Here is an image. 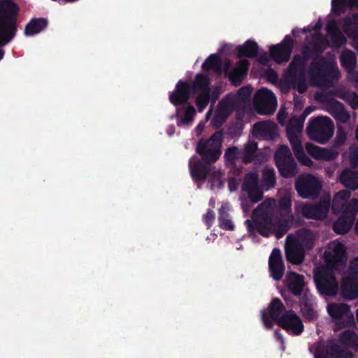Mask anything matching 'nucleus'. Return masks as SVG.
<instances>
[{
  "instance_id": "nucleus-52",
  "label": "nucleus",
  "mask_w": 358,
  "mask_h": 358,
  "mask_svg": "<svg viewBox=\"0 0 358 358\" xmlns=\"http://www.w3.org/2000/svg\"><path fill=\"white\" fill-rule=\"evenodd\" d=\"M241 152L237 147L233 146L227 149L224 158L228 162H234L236 159L241 158Z\"/></svg>"
},
{
  "instance_id": "nucleus-19",
  "label": "nucleus",
  "mask_w": 358,
  "mask_h": 358,
  "mask_svg": "<svg viewBox=\"0 0 358 358\" xmlns=\"http://www.w3.org/2000/svg\"><path fill=\"white\" fill-rule=\"evenodd\" d=\"M268 269L271 276L275 281L282 279L285 273V265L279 248L273 249L268 259Z\"/></svg>"
},
{
  "instance_id": "nucleus-35",
  "label": "nucleus",
  "mask_w": 358,
  "mask_h": 358,
  "mask_svg": "<svg viewBox=\"0 0 358 358\" xmlns=\"http://www.w3.org/2000/svg\"><path fill=\"white\" fill-rule=\"evenodd\" d=\"M338 338L343 345L358 350V334L355 331L345 330L339 334Z\"/></svg>"
},
{
  "instance_id": "nucleus-25",
  "label": "nucleus",
  "mask_w": 358,
  "mask_h": 358,
  "mask_svg": "<svg viewBox=\"0 0 358 358\" xmlns=\"http://www.w3.org/2000/svg\"><path fill=\"white\" fill-rule=\"evenodd\" d=\"M250 63L246 59H241L237 66L228 73L227 78L235 85H239L249 70Z\"/></svg>"
},
{
  "instance_id": "nucleus-61",
  "label": "nucleus",
  "mask_w": 358,
  "mask_h": 358,
  "mask_svg": "<svg viewBox=\"0 0 358 358\" xmlns=\"http://www.w3.org/2000/svg\"><path fill=\"white\" fill-rule=\"evenodd\" d=\"M266 76L268 79L273 83L276 82L278 77L277 72L272 69H270L266 71Z\"/></svg>"
},
{
  "instance_id": "nucleus-5",
  "label": "nucleus",
  "mask_w": 358,
  "mask_h": 358,
  "mask_svg": "<svg viewBox=\"0 0 358 358\" xmlns=\"http://www.w3.org/2000/svg\"><path fill=\"white\" fill-rule=\"evenodd\" d=\"M334 70L332 62L323 56H316L309 65L308 75L311 83L316 86L326 85Z\"/></svg>"
},
{
  "instance_id": "nucleus-15",
  "label": "nucleus",
  "mask_w": 358,
  "mask_h": 358,
  "mask_svg": "<svg viewBox=\"0 0 358 358\" xmlns=\"http://www.w3.org/2000/svg\"><path fill=\"white\" fill-rule=\"evenodd\" d=\"M242 190L247 193L252 203H257L263 198V192L259 185V176L256 172L246 173L243 178Z\"/></svg>"
},
{
  "instance_id": "nucleus-51",
  "label": "nucleus",
  "mask_w": 358,
  "mask_h": 358,
  "mask_svg": "<svg viewBox=\"0 0 358 358\" xmlns=\"http://www.w3.org/2000/svg\"><path fill=\"white\" fill-rule=\"evenodd\" d=\"M288 138L295 156L302 154L304 150L299 137L296 135H288Z\"/></svg>"
},
{
  "instance_id": "nucleus-45",
  "label": "nucleus",
  "mask_w": 358,
  "mask_h": 358,
  "mask_svg": "<svg viewBox=\"0 0 358 358\" xmlns=\"http://www.w3.org/2000/svg\"><path fill=\"white\" fill-rule=\"evenodd\" d=\"M357 213L358 199H352L348 203L343 205V208L341 210L340 213L355 222Z\"/></svg>"
},
{
  "instance_id": "nucleus-55",
  "label": "nucleus",
  "mask_w": 358,
  "mask_h": 358,
  "mask_svg": "<svg viewBox=\"0 0 358 358\" xmlns=\"http://www.w3.org/2000/svg\"><path fill=\"white\" fill-rule=\"evenodd\" d=\"M347 139L346 133L340 129H338L337 134L335 138L334 143L336 147L343 145Z\"/></svg>"
},
{
  "instance_id": "nucleus-58",
  "label": "nucleus",
  "mask_w": 358,
  "mask_h": 358,
  "mask_svg": "<svg viewBox=\"0 0 358 358\" xmlns=\"http://www.w3.org/2000/svg\"><path fill=\"white\" fill-rule=\"evenodd\" d=\"M252 93L251 89L248 87H242L238 91V95L243 99L248 98Z\"/></svg>"
},
{
  "instance_id": "nucleus-64",
  "label": "nucleus",
  "mask_w": 358,
  "mask_h": 358,
  "mask_svg": "<svg viewBox=\"0 0 358 358\" xmlns=\"http://www.w3.org/2000/svg\"><path fill=\"white\" fill-rule=\"evenodd\" d=\"M231 63L230 60L227 59L224 64H222L223 68H222V72L224 73V76L227 77L228 73H229L231 71H229V69L231 67Z\"/></svg>"
},
{
  "instance_id": "nucleus-31",
  "label": "nucleus",
  "mask_w": 358,
  "mask_h": 358,
  "mask_svg": "<svg viewBox=\"0 0 358 358\" xmlns=\"http://www.w3.org/2000/svg\"><path fill=\"white\" fill-rule=\"evenodd\" d=\"M341 182L347 188L355 190L358 188V171L345 169L340 176Z\"/></svg>"
},
{
  "instance_id": "nucleus-37",
  "label": "nucleus",
  "mask_w": 358,
  "mask_h": 358,
  "mask_svg": "<svg viewBox=\"0 0 358 358\" xmlns=\"http://www.w3.org/2000/svg\"><path fill=\"white\" fill-rule=\"evenodd\" d=\"M227 205H222L219 209L218 222L221 229L225 231H234L235 225L234 224L231 217L228 211Z\"/></svg>"
},
{
  "instance_id": "nucleus-18",
  "label": "nucleus",
  "mask_w": 358,
  "mask_h": 358,
  "mask_svg": "<svg viewBox=\"0 0 358 358\" xmlns=\"http://www.w3.org/2000/svg\"><path fill=\"white\" fill-rule=\"evenodd\" d=\"M192 93L191 83L180 80L176 85L175 90L169 93V101L175 106L185 104Z\"/></svg>"
},
{
  "instance_id": "nucleus-50",
  "label": "nucleus",
  "mask_w": 358,
  "mask_h": 358,
  "mask_svg": "<svg viewBox=\"0 0 358 358\" xmlns=\"http://www.w3.org/2000/svg\"><path fill=\"white\" fill-rule=\"evenodd\" d=\"M292 87L296 89L299 94H303L307 90V85L306 83V76L296 78L295 79L287 80Z\"/></svg>"
},
{
  "instance_id": "nucleus-20",
  "label": "nucleus",
  "mask_w": 358,
  "mask_h": 358,
  "mask_svg": "<svg viewBox=\"0 0 358 358\" xmlns=\"http://www.w3.org/2000/svg\"><path fill=\"white\" fill-rule=\"evenodd\" d=\"M288 290L294 296H301L305 285L304 276L294 271L287 273L285 280Z\"/></svg>"
},
{
  "instance_id": "nucleus-3",
  "label": "nucleus",
  "mask_w": 358,
  "mask_h": 358,
  "mask_svg": "<svg viewBox=\"0 0 358 358\" xmlns=\"http://www.w3.org/2000/svg\"><path fill=\"white\" fill-rule=\"evenodd\" d=\"M223 138L222 130L214 132L208 139L201 138L196 147V153L206 164L215 163L222 154L221 147Z\"/></svg>"
},
{
  "instance_id": "nucleus-28",
  "label": "nucleus",
  "mask_w": 358,
  "mask_h": 358,
  "mask_svg": "<svg viewBox=\"0 0 358 358\" xmlns=\"http://www.w3.org/2000/svg\"><path fill=\"white\" fill-rule=\"evenodd\" d=\"M210 78L208 75L201 73H197L194 77V81L191 84V90L192 93H204L206 92H210Z\"/></svg>"
},
{
  "instance_id": "nucleus-34",
  "label": "nucleus",
  "mask_w": 358,
  "mask_h": 358,
  "mask_svg": "<svg viewBox=\"0 0 358 358\" xmlns=\"http://www.w3.org/2000/svg\"><path fill=\"white\" fill-rule=\"evenodd\" d=\"M300 311L303 317L308 321L317 317V313L313 308L312 299L306 296L302 297L299 303Z\"/></svg>"
},
{
  "instance_id": "nucleus-49",
  "label": "nucleus",
  "mask_w": 358,
  "mask_h": 358,
  "mask_svg": "<svg viewBox=\"0 0 358 358\" xmlns=\"http://www.w3.org/2000/svg\"><path fill=\"white\" fill-rule=\"evenodd\" d=\"M317 48L318 46L316 44H314L313 47H310L308 45H303L301 48L300 57L308 64V60L313 57L315 52L317 50Z\"/></svg>"
},
{
  "instance_id": "nucleus-53",
  "label": "nucleus",
  "mask_w": 358,
  "mask_h": 358,
  "mask_svg": "<svg viewBox=\"0 0 358 358\" xmlns=\"http://www.w3.org/2000/svg\"><path fill=\"white\" fill-rule=\"evenodd\" d=\"M228 113L226 110L219 108L215 113L213 122L216 127L221 126L227 119Z\"/></svg>"
},
{
  "instance_id": "nucleus-40",
  "label": "nucleus",
  "mask_w": 358,
  "mask_h": 358,
  "mask_svg": "<svg viewBox=\"0 0 358 358\" xmlns=\"http://www.w3.org/2000/svg\"><path fill=\"white\" fill-rule=\"evenodd\" d=\"M342 66L348 72L353 71L357 64V57L355 53L350 50H344L340 57Z\"/></svg>"
},
{
  "instance_id": "nucleus-46",
  "label": "nucleus",
  "mask_w": 358,
  "mask_h": 358,
  "mask_svg": "<svg viewBox=\"0 0 358 358\" xmlns=\"http://www.w3.org/2000/svg\"><path fill=\"white\" fill-rule=\"evenodd\" d=\"M332 261L334 263L343 265L347 261L346 248L344 244L341 243H337L333 250Z\"/></svg>"
},
{
  "instance_id": "nucleus-12",
  "label": "nucleus",
  "mask_w": 358,
  "mask_h": 358,
  "mask_svg": "<svg viewBox=\"0 0 358 358\" xmlns=\"http://www.w3.org/2000/svg\"><path fill=\"white\" fill-rule=\"evenodd\" d=\"M294 46V40L289 35H286L280 43L271 46L270 55L275 62L278 64L287 62L291 57Z\"/></svg>"
},
{
  "instance_id": "nucleus-2",
  "label": "nucleus",
  "mask_w": 358,
  "mask_h": 358,
  "mask_svg": "<svg viewBox=\"0 0 358 358\" xmlns=\"http://www.w3.org/2000/svg\"><path fill=\"white\" fill-rule=\"evenodd\" d=\"M245 224L250 236H255L258 232L262 236L268 237L273 230V214L262 203L253 210L252 220H247Z\"/></svg>"
},
{
  "instance_id": "nucleus-27",
  "label": "nucleus",
  "mask_w": 358,
  "mask_h": 358,
  "mask_svg": "<svg viewBox=\"0 0 358 358\" xmlns=\"http://www.w3.org/2000/svg\"><path fill=\"white\" fill-rule=\"evenodd\" d=\"M48 24L46 18H32L25 26L24 34L27 36H32L44 30Z\"/></svg>"
},
{
  "instance_id": "nucleus-41",
  "label": "nucleus",
  "mask_w": 358,
  "mask_h": 358,
  "mask_svg": "<svg viewBox=\"0 0 358 358\" xmlns=\"http://www.w3.org/2000/svg\"><path fill=\"white\" fill-rule=\"evenodd\" d=\"M331 115L334 119L341 123H346L350 120V114L345 108L343 103L338 101H335V103L331 107Z\"/></svg>"
},
{
  "instance_id": "nucleus-4",
  "label": "nucleus",
  "mask_w": 358,
  "mask_h": 358,
  "mask_svg": "<svg viewBox=\"0 0 358 358\" xmlns=\"http://www.w3.org/2000/svg\"><path fill=\"white\" fill-rule=\"evenodd\" d=\"M334 125L327 117H317L310 120L306 133L310 139L320 144H325L333 136Z\"/></svg>"
},
{
  "instance_id": "nucleus-13",
  "label": "nucleus",
  "mask_w": 358,
  "mask_h": 358,
  "mask_svg": "<svg viewBox=\"0 0 358 358\" xmlns=\"http://www.w3.org/2000/svg\"><path fill=\"white\" fill-rule=\"evenodd\" d=\"M285 310L281 300L278 298H274L269 303L267 309L261 312V319L266 329H271L273 327V321L278 323V320Z\"/></svg>"
},
{
  "instance_id": "nucleus-43",
  "label": "nucleus",
  "mask_w": 358,
  "mask_h": 358,
  "mask_svg": "<svg viewBox=\"0 0 358 358\" xmlns=\"http://www.w3.org/2000/svg\"><path fill=\"white\" fill-rule=\"evenodd\" d=\"M276 184L275 171L273 169L265 168L262 174V185L266 189L274 187Z\"/></svg>"
},
{
  "instance_id": "nucleus-7",
  "label": "nucleus",
  "mask_w": 358,
  "mask_h": 358,
  "mask_svg": "<svg viewBox=\"0 0 358 358\" xmlns=\"http://www.w3.org/2000/svg\"><path fill=\"white\" fill-rule=\"evenodd\" d=\"M295 189L303 199H314L320 193L322 185L312 174L300 176L295 182Z\"/></svg>"
},
{
  "instance_id": "nucleus-24",
  "label": "nucleus",
  "mask_w": 358,
  "mask_h": 358,
  "mask_svg": "<svg viewBox=\"0 0 358 358\" xmlns=\"http://www.w3.org/2000/svg\"><path fill=\"white\" fill-rule=\"evenodd\" d=\"M327 31L330 36L332 48H339L346 44L347 38L341 31L335 22L327 24Z\"/></svg>"
},
{
  "instance_id": "nucleus-30",
  "label": "nucleus",
  "mask_w": 358,
  "mask_h": 358,
  "mask_svg": "<svg viewBox=\"0 0 358 358\" xmlns=\"http://www.w3.org/2000/svg\"><path fill=\"white\" fill-rule=\"evenodd\" d=\"M327 311L329 315L336 320H340L344 317H348L349 315H350L351 318L353 320L349 306L345 303L329 304L327 306Z\"/></svg>"
},
{
  "instance_id": "nucleus-1",
  "label": "nucleus",
  "mask_w": 358,
  "mask_h": 358,
  "mask_svg": "<svg viewBox=\"0 0 358 358\" xmlns=\"http://www.w3.org/2000/svg\"><path fill=\"white\" fill-rule=\"evenodd\" d=\"M18 14L19 7L13 0H0V47L16 36Z\"/></svg>"
},
{
  "instance_id": "nucleus-26",
  "label": "nucleus",
  "mask_w": 358,
  "mask_h": 358,
  "mask_svg": "<svg viewBox=\"0 0 358 358\" xmlns=\"http://www.w3.org/2000/svg\"><path fill=\"white\" fill-rule=\"evenodd\" d=\"M285 255L287 262L292 264L299 265L305 258L304 248L300 244H294L286 249Z\"/></svg>"
},
{
  "instance_id": "nucleus-17",
  "label": "nucleus",
  "mask_w": 358,
  "mask_h": 358,
  "mask_svg": "<svg viewBox=\"0 0 358 358\" xmlns=\"http://www.w3.org/2000/svg\"><path fill=\"white\" fill-rule=\"evenodd\" d=\"M329 208L330 201L323 199L315 204H304L301 208V213L306 218L322 220L327 217Z\"/></svg>"
},
{
  "instance_id": "nucleus-39",
  "label": "nucleus",
  "mask_w": 358,
  "mask_h": 358,
  "mask_svg": "<svg viewBox=\"0 0 358 358\" xmlns=\"http://www.w3.org/2000/svg\"><path fill=\"white\" fill-rule=\"evenodd\" d=\"M341 22L342 29L348 36L352 35L353 31H358V13L343 17Z\"/></svg>"
},
{
  "instance_id": "nucleus-11",
  "label": "nucleus",
  "mask_w": 358,
  "mask_h": 358,
  "mask_svg": "<svg viewBox=\"0 0 358 358\" xmlns=\"http://www.w3.org/2000/svg\"><path fill=\"white\" fill-rule=\"evenodd\" d=\"M254 106L259 114H273L276 108L277 100L275 94L267 89L259 90L253 99Z\"/></svg>"
},
{
  "instance_id": "nucleus-10",
  "label": "nucleus",
  "mask_w": 358,
  "mask_h": 358,
  "mask_svg": "<svg viewBox=\"0 0 358 358\" xmlns=\"http://www.w3.org/2000/svg\"><path fill=\"white\" fill-rule=\"evenodd\" d=\"M211 164H206L203 160L201 161L199 159L193 163L191 159L189 162V166L192 179L196 182H203L208 177L212 176L213 180H215L219 185H221V173L219 171H213Z\"/></svg>"
},
{
  "instance_id": "nucleus-38",
  "label": "nucleus",
  "mask_w": 358,
  "mask_h": 358,
  "mask_svg": "<svg viewBox=\"0 0 358 358\" xmlns=\"http://www.w3.org/2000/svg\"><path fill=\"white\" fill-rule=\"evenodd\" d=\"M297 235L301 241V244L304 250H311L315 245V235L308 229L303 228L297 231Z\"/></svg>"
},
{
  "instance_id": "nucleus-62",
  "label": "nucleus",
  "mask_w": 358,
  "mask_h": 358,
  "mask_svg": "<svg viewBox=\"0 0 358 358\" xmlns=\"http://www.w3.org/2000/svg\"><path fill=\"white\" fill-rule=\"evenodd\" d=\"M238 185V180L234 178H230L228 180V187L231 192L237 189Z\"/></svg>"
},
{
  "instance_id": "nucleus-23",
  "label": "nucleus",
  "mask_w": 358,
  "mask_h": 358,
  "mask_svg": "<svg viewBox=\"0 0 358 358\" xmlns=\"http://www.w3.org/2000/svg\"><path fill=\"white\" fill-rule=\"evenodd\" d=\"M253 133L261 137L273 139L278 135V127L270 121L257 122L253 126Z\"/></svg>"
},
{
  "instance_id": "nucleus-8",
  "label": "nucleus",
  "mask_w": 358,
  "mask_h": 358,
  "mask_svg": "<svg viewBox=\"0 0 358 358\" xmlns=\"http://www.w3.org/2000/svg\"><path fill=\"white\" fill-rule=\"evenodd\" d=\"M341 292L342 296L347 299L358 297V257L352 262L349 271L343 278Z\"/></svg>"
},
{
  "instance_id": "nucleus-21",
  "label": "nucleus",
  "mask_w": 358,
  "mask_h": 358,
  "mask_svg": "<svg viewBox=\"0 0 358 358\" xmlns=\"http://www.w3.org/2000/svg\"><path fill=\"white\" fill-rule=\"evenodd\" d=\"M305 148L310 156L317 160L331 161L338 156V152L331 149L322 148L309 142L306 143Z\"/></svg>"
},
{
  "instance_id": "nucleus-29",
  "label": "nucleus",
  "mask_w": 358,
  "mask_h": 358,
  "mask_svg": "<svg viewBox=\"0 0 358 358\" xmlns=\"http://www.w3.org/2000/svg\"><path fill=\"white\" fill-rule=\"evenodd\" d=\"M258 44L255 41L248 40L243 45L236 48V55L238 58H255L258 54Z\"/></svg>"
},
{
  "instance_id": "nucleus-33",
  "label": "nucleus",
  "mask_w": 358,
  "mask_h": 358,
  "mask_svg": "<svg viewBox=\"0 0 358 358\" xmlns=\"http://www.w3.org/2000/svg\"><path fill=\"white\" fill-rule=\"evenodd\" d=\"M201 68L204 71H213L221 74L222 73V61L217 54H211L206 59Z\"/></svg>"
},
{
  "instance_id": "nucleus-36",
  "label": "nucleus",
  "mask_w": 358,
  "mask_h": 358,
  "mask_svg": "<svg viewBox=\"0 0 358 358\" xmlns=\"http://www.w3.org/2000/svg\"><path fill=\"white\" fill-rule=\"evenodd\" d=\"M351 193L348 190H341L337 192L332 201L331 209L335 214H339L343 208V205L348 203Z\"/></svg>"
},
{
  "instance_id": "nucleus-42",
  "label": "nucleus",
  "mask_w": 358,
  "mask_h": 358,
  "mask_svg": "<svg viewBox=\"0 0 358 358\" xmlns=\"http://www.w3.org/2000/svg\"><path fill=\"white\" fill-rule=\"evenodd\" d=\"M353 223V220H351L347 217L341 215L334 223L333 230L337 234H345L350 230Z\"/></svg>"
},
{
  "instance_id": "nucleus-57",
  "label": "nucleus",
  "mask_w": 358,
  "mask_h": 358,
  "mask_svg": "<svg viewBox=\"0 0 358 358\" xmlns=\"http://www.w3.org/2000/svg\"><path fill=\"white\" fill-rule=\"evenodd\" d=\"M350 162L353 167L358 166V146L351 152Z\"/></svg>"
},
{
  "instance_id": "nucleus-14",
  "label": "nucleus",
  "mask_w": 358,
  "mask_h": 358,
  "mask_svg": "<svg viewBox=\"0 0 358 358\" xmlns=\"http://www.w3.org/2000/svg\"><path fill=\"white\" fill-rule=\"evenodd\" d=\"M315 358H353V354L343 349L334 340L329 339L325 345L316 348Z\"/></svg>"
},
{
  "instance_id": "nucleus-48",
  "label": "nucleus",
  "mask_w": 358,
  "mask_h": 358,
  "mask_svg": "<svg viewBox=\"0 0 358 358\" xmlns=\"http://www.w3.org/2000/svg\"><path fill=\"white\" fill-rule=\"evenodd\" d=\"M210 97V92L200 93L197 95L195 103L199 112H202L208 106Z\"/></svg>"
},
{
  "instance_id": "nucleus-63",
  "label": "nucleus",
  "mask_w": 358,
  "mask_h": 358,
  "mask_svg": "<svg viewBox=\"0 0 358 358\" xmlns=\"http://www.w3.org/2000/svg\"><path fill=\"white\" fill-rule=\"evenodd\" d=\"M288 230V227L286 224L280 223L278 225V231L277 235L278 237L285 234Z\"/></svg>"
},
{
  "instance_id": "nucleus-59",
  "label": "nucleus",
  "mask_w": 358,
  "mask_h": 358,
  "mask_svg": "<svg viewBox=\"0 0 358 358\" xmlns=\"http://www.w3.org/2000/svg\"><path fill=\"white\" fill-rule=\"evenodd\" d=\"M296 158L299 159V161L305 166H310L313 162L311 159L305 154L304 151L302 154L299 155V156H296Z\"/></svg>"
},
{
  "instance_id": "nucleus-9",
  "label": "nucleus",
  "mask_w": 358,
  "mask_h": 358,
  "mask_svg": "<svg viewBox=\"0 0 358 358\" xmlns=\"http://www.w3.org/2000/svg\"><path fill=\"white\" fill-rule=\"evenodd\" d=\"M314 281L318 292L322 295L334 296L337 294L338 283L331 272L322 271L315 273Z\"/></svg>"
},
{
  "instance_id": "nucleus-22",
  "label": "nucleus",
  "mask_w": 358,
  "mask_h": 358,
  "mask_svg": "<svg viewBox=\"0 0 358 358\" xmlns=\"http://www.w3.org/2000/svg\"><path fill=\"white\" fill-rule=\"evenodd\" d=\"M307 63L300 57V55H294L287 71V79H295L306 76Z\"/></svg>"
},
{
  "instance_id": "nucleus-44",
  "label": "nucleus",
  "mask_w": 358,
  "mask_h": 358,
  "mask_svg": "<svg viewBox=\"0 0 358 358\" xmlns=\"http://www.w3.org/2000/svg\"><path fill=\"white\" fill-rule=\"evenodd\" d=\"M257 150V143L254 141L248 142L241 152V158L245 164L251 163L255 159V154Z\"/></svg>"
},
{
  "instance_id": "nucleus-54",
  "label": "nucleus",
  "mask_w": 358,
  "mask_h": 358,
  "mask_svg": "<svg viewBox=\"0 0 358 358\" xmlns=\"http://www.w3.org/2000/svg\"><path fill=\"white\" fill-rule=\"evenodd\" d=\"M292 201L289 196L281 197L278 201V208L280 211L286 213H290L292 210Z\"/></svg>"
},
{
  "instance_id": "nucleus-6",
  "label": "nucleus",
  "mask_w": 358,
  "mask_h": 358,
  "mask_svg": "<svg viewBox=\"0 0 358 358\" xmlns=\"http://www.w3.org/2000/svg\"><path fill=\"white\" fill-rule=\"evenodd\" d=\"M274 159L280 175L285 178L294 177L297 173V164L287 145H281L275 152Z\"/></svg>"
},
{
  "instance_id": "nucleus-56",
  "label": "nucleus",
  "mask_w": 358,
  "mask_h": 358,
  "mask_svg": "<svg viewBox=\"0 0 358 358\" xmlns=\"http://www.w3.org/2000/svg\"><path fill=\"white\" fill-rule=\"evenodd\" d=\"M215 218V213L211 209H208L206 213L203 216V220L206 225L208 227V229L212 226Z\"/></svg>"
},
{
  "instance_id": "nucleus-47",
  "label": "nucleus",
  "mask_w": 358,
  "mask_h": 358,
  "mask_svg": "<svg viewBox=\"0 0 358 358\" xmlns=\"http://www.w3.org/2000/svg\"><path fill=\"white\" fill-rule=\"evenodd\" d=\"M303 124L301 120H297L295 117L291 118L287 126V135H296L301 132Z\"/></svg>"
},
{
  "instance_id": "nucleus-16",
  "label": "nucleus",
  "mask_w": 358,
  "mask_h": 358,
  "mask_svg": "<svg viewBox=\"0 0 358 358\" xmlns=\"http://www.w3.org/2000/svg\"><path fill=\"white\" fill-rule=\"evenodd\" d=\"M278 324L287 332L296 336L301 335L304 330L301 319L293 310L285 311L278 320Z\"/></svg>"
},
{
  "instance_id": "nucleus-60",
  "label": "nucleus",
  "mask_w": 358,
  "mask_h": 358,
  "mask_svg": "<svg viewBox=\"0 0 358 358\" xmlns=\"http://www.w3.org/2000/svg\"><path fill=\"white\" fill-rule=\"evenodd\" d=\"M349 100H350V105L353 109L358 107V96L355 92H352L348 95Z\"/></svg>"
},
{
  "instance_id": "nucleus-32",
  "label": "nucleus",
  "mask_w": 358,
  "mask_h": 358,
  "mask_svg": "<svg viewBox=\"0 0 358 358\" xmlns=\"http://www.w3.org/2000/svg\"><path fill=\"white\" fill-rule=\"evenodd\" d=\"M196 115V110L192 105H188L183 108H178L176 111L177 125L180 127L192 122Z\"/></svg>"
}]
</instances>
